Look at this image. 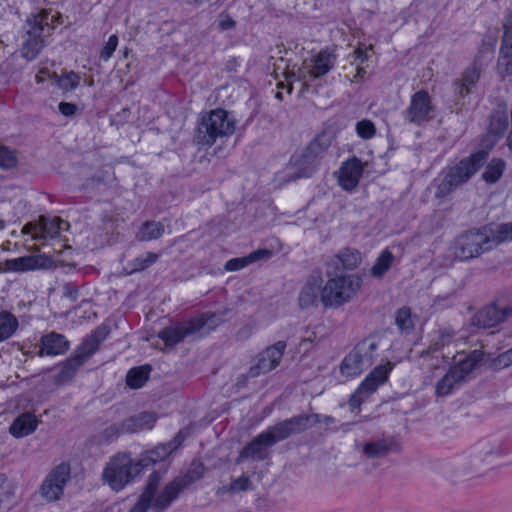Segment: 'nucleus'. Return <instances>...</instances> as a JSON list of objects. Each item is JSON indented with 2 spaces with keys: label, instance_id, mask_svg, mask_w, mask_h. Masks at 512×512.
<instances>
[{
  "label": "nucleus",
  "instance_id": "1",
  "mask_svg": "<svg viewBox=\"0 0 512 512\" xmlns=\"http://www.w3.org/2000/svg\"><path fill=\"white\" fill-rule=\"evenodd\" d=\"M317 421L319 417L316 415L293 416L268 427L241 450L238 461L241 459L265 460L269 456L270 447L290 436L305 432Z\"/></svg>",
  "mask_w": 512,
  "mask_h": 512
},
{
  "label": "nucleus",
  "instance_id": "2",
  "mask_svg": "<svg viewBox=\"0 0 512 512\" xmlns=\"http://www.w3.org/2000/svg\"><path fill=\"white\" fill-rule=\"evenodd\" d=\"M487 157L488 151L480 150L453 165L447 166L441 173L442 179L436 186L435 197L445 198L467 183L484 165Z\"/></svg>",
  "mask_w": 512,
  "mask_h": 512
},
{
  "label": "nucleus",
  "instance_id": "3",
  "mask_svg": "<svg viewBox=\"0 0 512 512\" xmlns=\"http://www.w3.org/2000/svg\"><path fill=\"white\" fill-rule=\"evenodd\" d=\"M362 286V278L356 274L330 277L321 289V302L325 307H340L352 300Z\"/></svg>",
  "mask_w": 512,
  "mask_h": 512
},
{
  "label": "nucleus",
  "instance_id": "4",
  "mask_svg": "<svg viewBox=\"0 0 512 512\" xmlns=\"http://www.w3.org/2000/svg\"><path fill=\"white\" fill-rule=\"evenodd\" d=\"M59 14H50L43 10L27 20V38L22 45V55L27 60L37 57L43 47V36L55 27Z\"/></svg>",
  "mask_w": 512,
  "mask_h": 512
},
{
  "label": "nucleus",
  "instance_id": "5",
  "mask_svg": "<svg viewBox=\"0 0 512 512\" xmlns=\"http://www.w3.org/2000/svg\"><path fill=\"white\" fill-rule=\"evenodd\" d=\"M141 470L138 461L134 462L130 454L118 453L106 464L102 478L112 490L118 492L132 482Z\"/></svg>",
  "mask_w": 512,
  "mask_h": 512
},
{
  "label": "nucleus",
  "instance_id": "6",
  "mask_svg": "<svg viewBox=\"0 0 512 512\" xmlns=\"http://www.w3.org/2000/svg\"><path fill=\"white\" fill-rule=\"evenodd\" d=\"M235 120L223 109L212 110L202 118L198 127L197 142L211 146L217 138L228 137L235 131Z\"/></svg>",
  "mask_w": 512,
  "mask_h": 512
},
{
  "label": "nucleus",
  "instance_id": "7",
  "mask_svg": "<svg viewBox=\"0 0 512 512\" xmlns=\"http://www.w3.org/2000/svg\"><path fill=\"white\" fill-rule=\"evenodd\" d=\"M220 320L215 314H203L187 322L179 323L162 329L158 337L167 347H174L182 342L186 337L202 332L207 326V331L213 329Z\"/></svg>",
  "mask_w": 512,
  "mask_h": 512
},
{
  "label": "nucleus",
  "instance_id": "8",
  "mask_svg": "<svg viewBox=\"0 0 512 512\" xmlns=\"http://www.w3.org/2000/svg\"><path fill=\"white\" fill-rule=\"evenodd\" d=\"M490 250L491 246L488 243L487 231L484 228L466 231L454 239L449 247L453 257L460 261L477 258Z\"/></svg>",
  "mask_w": 512,
  "mask_h": 512
},
{
  "label": "nucleus",
  "instance_id": "9",
  "mask_svg": "<svg viewBox=\"0 0 512 512\" xmlns=\"http://www.w3.org/2000/svg\"><path fill=\"white\" fill-rule=\"evenodd\" d=\"M479 360L475 351L472 355L465 357L456 365L450 367L447 373L437 382L435 394L438 397H445L459 389L474 370Z\"/></svg>",
  "mask_w": 512,
  "mask_h": 512
},
{
  "label": "nucleus",
  "instance_id": "10",
  "mask_svg": "<svg viewBox=\"0 0 512 512\" xmlns=\"http://www.w3.org/2000/svg\"><path fill=\"white\" fill-rule=\"evenodd\" d=\"M377 346L373 339H365L358 343L343 359L340 366L341 373L348 377L361 374L372 365Z\"/></svg>",
  "mask_w": 512,
  "mask_h": 512
},
{
  "label": "nucleus",
  "instance_id": "11",
  "mask_svg": "<svg viewBox=\"0 0 512 512\" xmlns=\"http://www.w3.org/2000/svg\"><path fill=\"white\" fill-rule=\"evenodd\" d=\"M512 317V301L497 299L495 302L478 310L471 318V325L476 328L488 329L499 325Z\"/></svg>",
  "mask_w": 512,
  "mask_h": 512
},
{
  "label": "nucleus",
  "instance_id": "12",
  "mask_svg": "<svg viewBox=\"0 0 512 512\" xmlns=\"http://www.w3.org/2000/svg\"><path fill=\"white\" fill-rule=\"evenodd\" d=\"M203 473V464L200 462H193L185 474L174 478L164 486L162 489V499L159 501L158 507L164 508L165 506H170L182 491L187 489L192 483L202 478Z\"/></svg>",
  "mask_w": 512,
  "mask_h": 512
},
{
  "label": "nucleus",
  "instance_id": "13",
  "mask_svg": "<svg viewBox=\"0 0 512 512\" xmlns=\"http://www.w3.org/2000/svg\"><path fill=\"white\" fill-rule=\"evenodd\" d=\"M70 466L61 463L54 467L43 480L39 493L48 502H55L62 498L64 488L70 480Z\"/></svg>",
  "mask_w": 512,
  "mask_h": 512
},
{
  "label": "nucleus",
  "instance_id": "14",
  "mask_svg": "<svg viewBox=\"0 0 512 512\" xmlns=\"http://www.w3.org/2000/svg\"><path fill=\"white\" fill-rule=\"evenodd\" d=\"M161 480V473L156 471L151 473L142 494L129 512H147L148 509L153 512H165L170 506L158 507V503L162 499V490L158 491Z\"/></svg>",
  "mask_w": 512,
  "mask_h": 512
},
{
  "label": "nucleus",
  "instance_id": "15",
  "mask_svg": "<svg viewBox=\"0 0 512 512\" xmlns=\"http://www.w3.org/2000/svg\"><path fill=\"white\" fill-rule=\"evenodd\" d=\"M332 140L331 134L323 132L310 142L303 155L302 164L304 168L299 175L300 177H309L315 172L319 165V160L331 146Z\"/></svg>",
  "mask_w": 512,
  "mask_h": 512
},
{
  "label": "nucleus",
  "instance_id": "16",
  "mask_svg": "<svg viewBox=\"0 0 512 512\" xmlns=\"http://www.w3.org/2000/svg\"><path fill=\"white\" fill-rule=\"evenodd\" d=\"M69 223L59 217L48 218L40 216L37 222H29L22 228V234H31L32 239L36 241L53 238L60 234L61 231L67 230Z\"/></svg>",
  "mask_w": 512,
  "mask_h": 512
},
{
  "label": "nucleus",
  "instance_id": "17",
  "mask_svg": "<svg viewBox=\"0 0 512 512\" xmlns=\"http://www.w3.org/2000/svg\"><path fill=\"white\" fill-rule=\"evenodd\" d=\"M433 111L428 92L420 90L411 96L409 106L403 111V117L409 123L422 125L432 119Z\"/></svg>",
  "mask_w": 512,
  "mask_h": 512
},
{
  "label": "nucleus",
  "instance_id": "18",
  "mask_svg": "<svg viewBox=\"0 0 512 512\" xmlns=\"http://www.w3.org/2000/svg\"><path fill=\"white\" fill-rule=\"evenodd\" d=\"M286 346L285 341H278L267 347L259 354L258 362L255 366L250 368L249 375L256 377L259 374L268 373L275 369L280 364Z\"/></svg>",
  "mask_w": 512,
  "mask_h": 512
},
{
  "label": "nucleus",
  "instance_id": "19",
  "mask_svg": "<svg viewBox=\"0 0 512 512\" xmlns=\"http://www.w3.org/2000/svg\"><path fill=\"white\" fill-rule=\"evenodd\" d=\"M503 28L504 35L497 63V72L502 79L512 75V11L507 15Z\"/></svg>",
  "mask_w": 512,
  "mask_h": 512
},
{
  "label": "nucleus",
  "instance_id": "20",
  "mask_svg": "<svg viewBox=\"0 0 512 512\" xmlns=\"http://www.w3.org/2000/svg\"><path fill=\"white\" fill-rule=\"evenodd\" d=\"M183 442V437L178 433L173 440L168 443L157 445L155 448L142 454L138 463L141 467L147 468L159 461L165 460L174 450H176Z\"/></svg>",
  "mask_w": 512,
  "mask_h": 512
},
{
  "label": "nucleus",
  "instance_id": "21",
  "mask_svg": "<svg viewBox=\"0 0 512 512\" xmlns=\"http://www.w3.org/2000/svg\"><path fill=\"white\" fill-rule=\"evenodd\" d=\"M337 55L334 50L323 49L319 51L311 60L307 68V74L310 79H317L328 74L335 66Z\"/></svg>",
  "mask_w": 512,
  "mask_h": 512
},
{
  "label": "nucleus",
  "instance_id": "22",
  "mask_svg": "<svg viewBox=\"0 0 512 512\" xmlns=\"http://www.w3.org/2000/svg\"><path fill=\"white\" fill-rule=\"evenodd\" d=\"M363 166L359 159L353 158L343 163L339 171V185L347 191L353 190L359 182Z\"/></svg>",
  "mask_w": 512,
  "mask_h": 512
},
{
  "label": "nucleus",
  "instance_id": "23",
  "mask_svg": "<svg viewBox=\"0 0 512 512\" xmlns=\"http://www.w3.org/2000/svg\"><path fill=\"white\" fill-rule=\"evenodd\" d=\"M392 368L391 363L374 368L357 388L359 393L364 394L366 397L374 393L377 388L387 380Z\"/></svg>",
  "mask_w": 512,
  "mask_h": 512
},
{
  "label": "nucleus",
  "instance_id": "24",
  "mask_svg": "<svg viewBox=\"0 0 512 512\" xmlns=\"http://www.w3.org/2000/svg\"><path fill=\"white\" fill-rule=\"evenodd\" d=\"M107 335L108 330L106 327H98L83 341L74 354L79 356L83 363H85L98 350L100 343L104 341Z\"/></svg>",
  "mask_w": 512,
  "mask_h": 512
},
{
  "label": "nucleus",
  "instance_id": "25",
  "mask_svg": "<svg viewBox=\"0 0 512 512\" xmlns=\"http://www.w3.org/2000/svg\"><path fill=\"white\" fill-rule=\"evenodd\" d=\"M157 416L153 412H141L131 416L122 422V431L136 433L142 430H150L154 427Z\"/></svg>",
  "mask_w": 512,
  "mask_h": 512
},
{
  "label": "nucleus",
  "instance_id": "26",
  "mask_svg": "<svg viewBox=\"0 0 512 512\" xmlns=\"http://www.w3.org/2000/svg\"><path fill=\"white\" fill-rule=\"evenodd\" d=\"M69 349V341L62 334L51 332L41 338L40 355H60Z\"/></svg>",
  "mask_w": 512,
  "mask_h": 512
},
{
  "label": "nucleus",
  "instance_id": "27",
  "mask_svg": "<svg viewBox=\"0 0 512 512\" xmlns=\"http://www.w3.org/2000/svg\"><path fill=\"white\" fill-rule=\"evenodd\" d=\"M362 262L361 253L352 248H344L339 251L330 261V265H333L336 269L341 265L345 270H354Z\"/></svg>",
  "mask_w": 512,
  "mask_h": 512
},
{
  "label": "nucleus",
  "instance_id": "28",
  "mask_svg": "<svg viewBox=\"0 0 512 512\" xmlns=\"http://www.w3.org/2000/svg\"><path fill=\"white\" fill-rule=\"evenodd\" d=\"M37 425L38 421L33 414L23 413L13 421L9 430L13 436L22 438L33 433Z\"/></svg>",
  "mask_w": 512,
  "mask_h": 512
},
{
  "label": "nucleus",
  "instance_id": "29",
  "mask_svg": "<svg viewBox=\"0 0 512 512\" xmlns=\"http://www.w3.org/2000/svg\"><path fill=\"white\" fill-rule=\"evenodd\" d=\"M484 230L487 231L491 250L504 242L512 241V222L484 227Z\"/></svg>",
  "mask_w": 512,
  "mask_h": 512
},
{
  "label": "nucleus",
  "instance_id": "30",
  "mask_svg": "<svg viewBox=\"0 0 512 512\" xmlns=\"http://www.w3.org/2000/svg\"><path fill=\"white\" fill-rule=\"evenodd\" d=\"M395 442L391 438L378 439L363 446V453L368 458H382L387 456L394 448Z\"/></svg>",
  "mask_w": 512,
  "mask_h": 512
},
{
  "label": "nucleus",
  "instance_id": "31",
  "mask_svg": "<svg viewBox=\"0 0 512 512\" xmlns=\"http://www.w3.org/2000/svg\"><path fill=\"white\" fill-rule=\"evenodd\" d=\"M481 74V65L478 62V58L474 60L472 65L468 67L462 75V82L459 88L460 96L464 97L470 93L472 87H475Z\"/></svg>",
  "mask_w": 512,
  "mask_h": 512
},
{
  "label": "nucleus",
  "instance_id": "32",
  "mask_svg": "<svg viewBox=\"0 0 512 512\" xmlns=\"http://www.w3.org/2000/svg\"><path fill=\"white\" fill-rule=\"evenodd\" d=\"M82 359L75 354L67 358L60 366V370L56 376L57 384H64L70 381L76 374L77 370L83 365Z\"/></svg>",
  "mask_w": 512,
  "mask_h": 512
},
{
  "label": "nucleus",
  "instance_id": "33",
  "mask_svg": "<svg viewBox=\"0 0 512 512\" xmlns=\"http://www.w3.org/2000/svg\"><path fill=\"white\" fill-rule=\"evenodd\" d=\"M49 79L54 85L61 89L63 93H67L78 87L81 77L74 71L66 72L62 75L52 72V74H49Z\"/></svg>",
  "mask_w": 512,
  "mask_h": 512
},
{
  "label": "nucleus",
  "instance_id": "34",
  "mask_svg": "<svg viewBox=\"0 0 512 512\" xmlns=\"http://www.w3.org/2000/svg\"><path fill=\"white\" fill-rule=\"evenodd\" d=\"M159 254L146 252L141 254L127 263L126 270L128 274L138 273L146 270L159 259Z\"/></svg>",
  "mask_w": 512,
  "mask_h": 512
},
{
  "label": "nucleus",
  "instance_id": "35",
  "mask_svg": "<svg viewBox=\"0 0 512 512\" xmlns=\"http://www.w3.org/2000/svg\"><path fill=\"white\" fill-rule=\"evenodd\" d=\"M320 291V283L316 278L307 281L299 294V304L302 308L312 306L316 303Z\"/></svg>",
  "mask_w": 512,
  "mask_h": 512
},
{
  "label": "nucleus",
  "instance_id": "36",
  "mask_svg": "<svg viewBox=\"0 0 512 512\" xmlns=\"http://www.w3.org/2000/svg\"><path fill=\"white\" fill-rule=\"evenodd\" d=\"M252 489V482L250 478L243 474L238 478H235L231 481L230 484L223 485L217 489L216 494L218 496L224 494H236L240 492H245Z\"/></svg>",
  "mask_w": 512,
  "mask_h": 512
},
{
  "label": "nucleus",
  "instance_id": "37",
  "mask_svg": "<svg viewBox=\"0 0 512 512\" xmlns=\"http://www.w3.org/2000/svg\"><path fill=\"white\" fill-rule=\"evenodd\" d=\"M506 163L502 159H492L488 165L484 173L482 174L483 180L488 184L496 183L503 175L505 170Z\"/></svg>",
  "mask_w": 512,
  "mask_h": 512
},
{
  "label": "nucleus",
  "instance_id": "38",
  "mask_svg": "<svg viewBox=\"0 0 512 512\" xmlns=\"http://www.w3.org/2000/svg\"><path fill=\"white\" fill-rule=\"evenodd\" d=\"M149 372V366H141L130 369L126 376L127 385L133 389L141 388L148 380Z\"/></svg>",
  "mask_w": 512,
  "mask_h": 512
},
{
  "label": "nucleus",
  "instance_id": "39",
  "mask_svg": "<svg viewBox=\"0 0 512 512\" xmlns=\"http://www.w3.org/2000/svg\"><path fill=\"white\" fill-rule=\"evenodd\" d=\"M393 262L394 255L388 249L383 250L371 268V275L376 278L383 277Z\"/></svg>",
  "mask_w": 512,
  "mask_h": 512
},
{
  "label": "nucleus",
  "instance_id": "40",
  "mask_svg": "<svg viewBox=\"0 0 512 512\" xmlns=\"http://www.w3.org/2000/svg\"><path fill=\"white\" fill-rule=\"evenodd\" d=\"M5 266L9 271L24 272L36 269L38 260L33 256H24L7 260Z\"/></svg>",
  "mask_w": 512,
  "mask_h": 512
},
{
  "label": "nucleus",
  "instance_id": "41",
  "mask_svg": "<svg viewBox=\"0 0 512 512\" xmlns=\"http://www.w3.org/2000/svg\"><path fill=\"white\" fill-rule=\"evenodd\" d=\"M164 230V225L161 222L147 221L142 225L138 239L141 241L158 239L164 234Z\"/></svg>",
  "mask_w": 512,
  "mask_h": 512
},
{
  "label": "nucleus",
  "instance_id": "42",
  "mask_svg": "<svg viewBox=\"0 0 512 512\" xmlns=\"http://www.w3.org/2000/svg\"><path fill=\"white\" fill-rule=\"evenodd\" d=\"M18 327L17 318L9 312L0 313V342L10 338Z\"/></svg>",
  "mask_w": 512,
  "mask_h": 512
},
{
  "label": "nucleus",
  "instance_id": "43",
  "mask_svg": "<svg viewBox=\"0 0 512 512\" xmlns=\"http://www.w3.org/2000/svg\"><path fill=\"white\" fill-rule=\"evenodd\" d=\"M395 323L402 332H410L413 329L410 309L407 307L400 308L396 312Z\"/></svg>",
  "mask_w": 512,
  "mask_h": 512
},
{
  "label": "nucleus",
  "instance_id": "44",
  "mask_svg": "<svg viewBox=\"0 0 512 512\" xmlns=\"http://www.w3.org/2000/svg\"><path fill=\"white\" fill-rule=\"evenodd\" d=\"M456 333L451 327H443L438 330L437 340L430 346V349L437 351L447 345L455 337Z\"/></svg>",
  "mask_w": 512,
  "mask_h": 512
},
{
  "label": "nucleus",
  "instance_id": "45",
  "mask_svg": "<svg viewBox=\"0 0 512 512\" xmlns=\"http://www.w3.org/2000/svg\"><path fill=\"white\" fill-rule=\"evenodd\" d=\"M356 132L362 139H371L376 133V128L372 121L363 119L357 122Z\"/></svg>",
  "mask_w": 512,
  "mask_h": 512
},
{
  "label": "nucleus",
  "instance_id": "46",
  "mask_svg": "<svg viewBox=\"0 0 512 512\" xmlns=\"http://www.w3.org/2000/svg\"><path fill=\"white\" fill-rule=\"evenodd\" d=\"M17 164V157L11 149L0 146V167L4 169H11Z\"/></svg>",
  "mask_w": 512,
  "mask_h": 512
},
{
  "label": "nucleus",
  "instance_id": "47",
  "mask_svg": "<svg viewBox=\"0 0 512 512\" xmlns=\"http://www.w3.org/2000/svg\"><path fill=\"white\" fill-rule=\"evenodd\" d=\"M476 449V458L480 459L481 461L489 462L490 458L499 456L501 454V451L498 447H492L486 443L480 444Z\"/></svg>",
  "mask_w": 512,
  "mask_h": 512
},
{
  "label": "nucleus",
  "instance_id": "48",
  "mask_svg": "<svg viewBox=\"0 0 512 512\" xmlns=\"http://www.w3.org/2000/svg\"><path fill=\"white\" fill-rule=\"evenodd\" d=\"M121 433H124L122 431V423L120 425L112 424L100 434L99 443H109L116 439Z\"/></svg>",
  "mask_w": 512,
  "mask_h": 512
},
{
  "label": "nucleus",
  "instance_id": "49",
  "mask_svg": "<svg viewBox=\"0 0 512 512\" xmlns=\"http://www.w3.org/2000/svg\"><path fill=\"white\" fill-rule=\"evenodd\" d=\"M508 125L505 115L494 116L490 123V132L498 136L502 135Z\"/></svg>",
  "mask_w": 512,
  "mask_h": 512
},
{
  "label": "nucleus",
  "instance_id": "50",
  "mask_svg": "<svg viewBox=\"0 0 512 512\" xmlns=\"http://www.w3.org/2000/svg\"><path fill=\"white\" fill-rule=\"evenodd\" d=\"M117 45H118V36L113 34L109 37L107 43L102 48V50L100 52V58L103 61H108L111 58L114 51L116 50Z\"/></svg>",
  "mask_w": 512,
  "mask_h": 512
},
{
  "label": "nucleus",
  "instance_id": "51",
  "mask_svg": "<svg viewBox=\"0 0 512 512\" xmlns=\"http://www.w3.org/2000/svg\"><path fill=\"white\" fill-rule=\"evenodd\" d=\"M249 265V261L247 260V257H241V258H233L226 262L225 264V270L226 271H238L246 266Z\"/></svg>",
  "mask_w": 512,
  "mask_h": 512
},
{
  "label": "nucleus",
  "instance_id": "52",
  "mask_svg": "<svg viewBox=\"0 0 512 512\" xmlns=\"http://www.w3.org/2000/svg\"><path fill=\"white\" fill-rule=\"evenodd\" d=\"M58 108L60 113L66 117H73L79 111L78 106L71 102H60Z\"/></svg>",
  "mask_w": 512,
  "mask_h": 512
},
{
  "label": "nucleus",
  "instance_id": "53",
  "mask_svg": "<svg viewBox=\"0 0 512 512\" xmlns=\"http://www.w3.org/2000/svg\"><path fill=\"white\" fill-rule=\"evenodd\" d=\"M271 256V251L268 249H258L256 251L251 252L247 255V260L249 261V265L264 258H269Z\"/></svg>",
  "mask_w": 512,
  "mask_h": 512
},
{
  "label": "nucleus",
  "instance_id": "54",
  "mask_svg": "<svg viewBox=\"0 0 512 512\" xmlns=\"http://www.w3.org/2000/svg\"><path fill=\"white\" fill-rule=\"evenodd\" d=\"M369 49H372V46H369V47L359 46L357 49H355L353 52L355 60L358 61L359 63H364L368 59L367 51Z\"/></svg>",
  "mask_w": 512,
  "mask_h": 512
},
{
  "label": "nucleus",
  "instance_id": "55",
  "mask_svg": "<svg viewBox=\"0 0 512 512\" xmlns=\"http://www.w3.org/2000/svg\"><path fill=\"white\" fill-rule=\"evenodd\" d=\"M236 22L229 15H220L219 28L221 30H229L234 28Z\"/></svg>",
  "mask_w": 512,
  "mask_h": 512
},
{
  "label": "nucleus",
  "instance_id": "56",
  "mask_svg": "<svg viewBox=\"0 0 512 512\" xmlns=\"http://www.w3.org/2000/svg\"><path fill=\"white\" fill-rule=\"evenodd\" d=\"M365 398L367 397L364 396V394L359 393V390L357 389L355 393L351 395L349 399V404L351 407L357 408L362 404Z\"/></svg>",
  "mask_w": 512,
  "mask_h": 512
},
{
  "label": "nucleus",
  "instance_id": "57",
  "mask_svg": "<svg viewBox=\"0 0 512 512\" xmlns=\"http://www.w3.org/2000/svg\"><path fill=\"white\" fill-rule=\"evenodd\" d=\"M498 361L505 366L512 364V348L500 354Z\"/></svg>",
  "mask_w": 512,
  "mask_h": 512
},
{
  "label": "nucleus",
  "instance_id": "58",
  "mask_svg": "<svg viewBox=\"0 0 512 512\" xmlns=\"http://www.w3.org/2000/svg\"><path fill=\"white\" fill-rule=\"evenodd\" d=\"M314 415L319 417V421L313 423L311 426L308 427V429L312 428L313 426H315L316 424L321 423V422H324L325 424H331V423L334 422L333 417L327 416V415H321V414L313 413V414H309L308 416H314ZM299 416H305V415L304 414H300Z\"/></svg>",
  "mask_w": 512,
  "mask_h": 512
},
{
  "label": "nucleus",
  "instance_id": "59",
  "mask_svg": "<svg viewBox=\"0 0 512 512\" xmlns=\"http://www.w3.org/2000/svg\"><path fill=\"white\" fill-rule=\"evenodd\" d=\"M49 74H51L48 69L46 68H43L41 69L37 75H36V81L37 83H42L44 82L46 79H49Z\"/></svg>",
  "mask_w": 512,
  "mask_h": 512
},
{
  "label": "nucleus",
  "instance_id": "60",
  "mask_svg": "<svg viewBox=\"0 0 512 512\" xmlns=\"http://www.w3.org/2000/svg\"><path fill=\"white\" fill-rule=\"evenodd\" d=\"M366 71L364 68L360 67V66H357V69H356V74L354 76V80L353 81H360L363 79L364 75H365Z\"/></svg>",
  "mask_w": 512,
  "mask_h": 512
},
{
  "label": "nucleus",
  "instance_id": "61",
  "mask_svg": "<svg viewBox=\"0 0 512 512\" xmlns=\"http://www.w3.org/2000/svg\"><path fill=\"white\" fill-rule=\"evenodd\" d=\"M278 87H279V88H284V87H286V88H287V92H288V93H291V92H292V90H293V86H292V84H291V83H289V84H287V85H285L284 83H279V84H278Z\"/></svg>",
  "mask_w": 512,
  "mask_h": 512
},
{
  "label": "nucleus",
  "instance_id": "62",
  "mask_svg": "<svg viewBox=\"0 0 512 512\" xmlns=\"http://www.w3.org/2000/svg\"><path fill=\"white\" fill-rule=\"evenodd\" d=\"M6 224H5V221L0 219V231L3 230L5 228Z\"/></svg>",
  "mask_w": 512,
  "mask_h": 512
},
{
  "label": "nucleus",
  "instance_id": "63",
  "mask_svg": "<svg viewBox=\"0 0 512 512\" xmlns=\"http://www.w3.org/2000/svg\"><path fill=\"white\" fill-rule=\"evenodd\" d=\"M276 98H278V99H280V100L282 99V94H281V92H277V94H276Z\"/></svg>",
  "mask_w": 512,
  "mask_h": 512
},
{
  "label": "nucleus",
  "instance_id": "64",
  "mask_svg": "<svg viewBox=\"0 0 512 512\" xmlns=\"http://www.w3.org/2000/svg\"><path fill=\"white\" fill-rule=\"evenodd\" d=\"M300 78H301L304 82H306V76H304V75H303V76H302V77H300Z\"/></svg>",
  "mask_w": 512,
  "mask_h": 512
}]
</instances>
